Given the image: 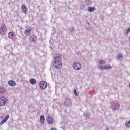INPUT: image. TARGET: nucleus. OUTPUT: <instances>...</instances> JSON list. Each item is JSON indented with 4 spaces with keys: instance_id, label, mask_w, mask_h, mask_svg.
Returning a JSON list of instances; mask_svg holds the SVG:
<instances>
[{
    "instance_id": "1",
    "label": "nucleus",
    "mask_w": 130,
    "mask_h": 130,
    "mask_svg": "<svg viewBox=\"0 0 130 130\" xmlns=\"http://www.w3.org/2000/svg\"><path fill=\"white\" fill-rule=\"evenodd\" d=\"M40 88L42 90H45L47 88V82H45V81H41L40 83Z\"/></svg>"
},
{
    "instance_id": "2",
    "label": "nucleus",
    "mask_w": 130,
    "mask_h": 130,
    "mask_svg": "<svg viewBox=\"0 0 130 130\" xmlns=\"http://www.w3.org/2000/svg\"><path fill=\"white\" fill-rule=\"evenodd\" d=\"M53 65L56 69H60L62 67V64L60 61H54Z\"/></svg>"
},
{
    "instance_id": "3",
    "label": "nucleus",
    "mask_w": 130,
    "mask_h": 130,
    "mask_svg": "<svg viewBox=\"0 0 130 130\" xmlns=\"http://www.w3.org/2000/svg\"><path fill=\"white\" fill-rule=\"evenodd\" d=\"M73 68L74 70H81L82 69V65L79 62H75L73 64Z\"/></svg>"
},
{
    "instance_id": "4",
    "label": "nucleus",
    "mask_w": 130,
    "mask_h": 130,
    "mask_svg": "<svg viewBox=\"0 0 130 130\" xmlns=\"http://www.w3.org/2000/svg\"><path fill=\"white\" fill-rule=\"evenodd\" d=\"M112 67L110 66V64L109 65H105V66H100L99 67H98V69L99 70H101V71H103V70H109V69H111Z\"/></svg>"
},
{
    "instance_id": "5",
    "label": "nucleus",
    "mask_w": 130,
    "mask_h": 130,
    "mask_svg": "<svg viewBox=\"0 0 130 130\" xmlns=\"http://www.w3.org/2000/svg\"><path fill=\"white\" fill-rule=\"evenodd\" d=\"M46 120L48 124H53V121H54V120H53V118H52L51 115H49L47 116Z\"/></svg>"
},
{
    "instance_id": "6",
    "label": "nucleus",
    "mask_w": 130,
    "mask_h": 130,
    "mask_svg": "<svg viewBox=\"0 0 130 130\" xmlns=\"http://www.w3.org/2000/svg\"><path fill=\"white\" fill-rule=\"evenodd\" d=\"M21 10L23 11V13L24 14H27L28 13V8L25 4H23L21 8Z\"/></svg>"
},
{
    "instance_id": "7",
    "label": "nucleus",
    "mask_w": 130,
    "mask_h": 130,
    "mask_svg": "<svg viewBox=\"0 0 130 130\" xmlns=\"http://www.w3.org/2000/svg\"><path fill=\"white\" fill-rule=\"evenodd\" d=\"M9 115H6L5 118L1 121L0 122V125H3L4 123H5V122H7V121L9 119Z\"/></svg>"
},
{
    "instance_id": "8",
    "label": "nucleus",
    "mask_w": 130,
    "mask_h": 130,
    "mask_svg": "<svg viewBox=\"0 0 130 130\" xmlns=\"http://www.w3.org/2000/svg\"><path fill=\"white\" fill-rule=\"evenodd\" d=\"M36 39H37V37H36V36L34 35L29 37L30 42H35V41H36Z\"/></svg>"
},
{
    "instance_id": "9",
    "label": "nucleus",
    "mask_w": 130,
    "mask_h": 130,
    "mask_svg": "<svg viewBox=\"0 0 130 130\" xmlns=\"http://www.w3.org/2000/svg\"><path fill=\"white\" fill-rule=\"evenodd\" d=\"M8 85L9 86H10V87H15V86L16 85V83L15 81L11 80L8 81Z\"/></svg>"
},
{
    "instance_id": "10",
    "label": "nucleus",
    "mask_w": 130,
    "mask_h": 130,
    "mask_svg": "<svg viewBox=\"0 0 130 130\" xmlns=\"http://www.w3.org/2000/svg\"><path fill=\"white\" fill-rule=\"evenodd\" d=\"M64 104L67 106H71L72 104V101L70 99H67L66 101L64 102Z\"/></svg>"
},
{
    "instance_id": "11",
    "label": "nucleus",
    "mask_w": 130,
    "mask_h": 130,
    "mask_svg": "<svg viewBox=\"0 0 130 130\" xmlns=\"http://www.w3.org/2000/svg\"><path fill=\"white\" fill-rule=\"evenodd\" d=\"M123 58V55L122 53H118L117 55V60H120V61H121V59Z\"/></svg>"
},
{
    "instance_id": "12",
    "label": "nucleus",
    "mask_w": 130,
    "mask_h": 130,
    "mask_svg": "<svg viewBox=\"0 0 130 130\" xmlns=\"http://www.w3.org/2000/svg\"><path fill=\"white\" fill-rule=\"evenodd\" d=\"M40 123L41 124H43L44 123V121L45 120V118L44 117V115H42L40 117Z\"/></svg>"
},
{
    "instance_id": "13",
    "label": "nucleus",
    "mask_w": 130,
    "mask_h": 130,
    "mask_svg": "<svg viewBox=\"0 0 130 130\" xmlns=\"http://www.w3.org/2000/svg\"><path fill=\"white\" fill-rule=\"evenodd\" d=\"M87 10L88 12H90V13H92V12H94V11L96 10V8L95 7H88L87 8Z\"/></svg>"
},
{
    "instance_id": "14",
    "label": "nucleus",
    "mask_w": 130,
    "mask_h": 130,
    "mask_svg": "<svg viewBox=\"0 0 130 130\" xmlns=\"http://www.w3.org/2000/svg\"><path fill=\"white\" fill-rule=\"evenodd\" d=\"M84 116H85V118L87 119V118L90 117V112H88L87 111L84 112Z\"/></svg>"
},
{
    "instance_id": "15",
    "label": "nucleus",
    "mask_w": 130,
    "mask_h": 130,
    "mask_svg": "<svg viewBox=\"0 0 130 130\" xmlns=\"http://www.w3.org/2000/svg\"><path fill=\"white\" fill-rule=\"evenodd\" d=\"M5 27V24L2 25L0 27V34L1 35H4L5 32L4 31V27Z\"/></svg>"
},
{
    "instance_id": "16",
    "label": "nucleus",
    "mask_w": 130,
    "mask_h": 130,
    "mask_svg": "<svg viewBox=\"0 0 130 130\" xmlns=\"http://www.w3.org/2000/svg\"><path fill=\"white\" fill-rule=\"evenodd\" d=\"M61 58L60 55H57L55 57V61H60Z\"/></svg>"
},
{
    "instance_id": "17",
    "label": "nucleus",
    "mask_w": 130,
    "mask_h": 130,
    "mask_svg": "<svg viewBox=\"0 0 130 130\" xmlns=\"http://www.w3.org/2000/svg\"><path fill=\"white\" fill-rule=\"evenodd\" d=\"M31 31H32V28H30L29 29H26L24 33L26 35V36H28L29 35H30Z\"/></svg>"
},
{
    "instance_id": "18",
    "label": "nucleus",
    "mask_w": 130,
    "mask_h": 130,
    "mask_svg": "<svg viewBox=\"0 0 130 130\" xmlns=\"http://www.w3.org/2000/svg\"><path fill=\"white\" fill-rule=\"evenodd\" d=\"M16 34L14 32H9L8 33V36L9 38H13V36H15Z\"/></svg>"
},
{
    "instance_id": "19",
    "label": "nucleus",
    "mask_w": 130,
    "mask_h": 130,
    "mask_svg": "<svg viewBox=\"0 0 130 130\" xmlns=\"http://www.w3.org/2000/svg\"><path fill=\"white\" fill-rule=\"evenodd\" d=\"M29 82L32 85H35L36 84V80L34 78H31L29 80Z\"/></svg>"
},
{
    "instance_id": "20",
    "label": "nucleus",
    "mask_w": 130,
    "mask_h": 130,
    "mask_svg": "<svg viewBox=\"0 0 130 130\" xmlns=\"http://www.w3.org/2000/svg\"><path fill=\"white\" fill-rule=\"evenodd\" d=\"M105 61L102 60H101L97 62L98 66H101V64H105Z\"/></svg>"
},
{
    "instance_id": "21",
    "label": "nucleus",
    "mask_w": 130,
    "mask_h": 130,
    "mask_svg": "<svg viewBox=\"0 0 130 130\" xmlns=\"http://www.w3.org/2000/svg\"><path fill=\"white\" fill-rule=\"evenodd\" d=\"M86 4L87 6H90L93 4V2H92L91 0H86Z\"/></svg>"
},
{
    "instance_id": "22",
    "label": "nucleus",
    "mask_w": 130,
    "mask_h": 130,
    "mask_svg": "<svg viewBox=\"0 0 130 130\" xmlns=\"http://www.w3.org/2000/svg\"><path fill=\"white\" fill-rule=\"evenodd\" d=\"M7 102V101H4V102H1L0 101V106H5L6 105V103Z\"/></svg>"
},
{
    "instance_id": "23",
    "label": "nucleus",
    "mask_w": 130,
    "mask_h": 130,
    "mask_svg": "<svg viewBox=\"0 0 130 130\" xmlns=\"http://www.w3.org/2000/svg\"><path fill=\"white\" fill-rule=\"evenodd\" d=\"M85 7H86V5H85V4H84V3H81L80 4L81 10H84Z\"/></svg>"
},
{
    "instance_id": "24",
    "label": "nucleus",
    "mask_w": 130,
    "mask_h": 130,
    "mask_svg": "<svg viewBox=\"0 0 130 130\" xmlns=\"http://www.w3.org/2000/svg\"><path fill=\"white\" fill-rule=\"evenodd\" d=\"M73 92H74V94L75 96H76L77 97H78V96H79V93H78L77 92V89H74Z\"/></svg>"
},
{
    "instance_id": "25",
    "label": "nucleus",
    "mask_w": 130,
    "mask_h": 130,
    "mask_svg": "<svg viewBox=\"0 0 130 130\" xmlns=\"http://www.w3.org/2000/svg\"><path fill=\"white\" fill-rule=\"evenodd\" d=\"M0 101L2 102L7 101V100H6V98L5 97H1L0 98Z\"/></svg>"
},
{
    "instance_id": "26",
    "label": "nucleus",
    "mask_w": 130,
    "mask_h": 130,
    "mask_svg": "<svg viewBox=\"0 0 130 130\" xmlns=\"http://www.w3.org/2000/svg\"><path fill=\"white\" fill-rule=\"evenodd\" d=\"M115 103H114V102H111V108H113L114 106H115Z\"/></svg>"
},
{
    "instance_id": "27",
    "label": "nucleus",
    "mask_w": 130,
    "mask_h": 130,
    "mask_svg": "<svg viewBox=\"0 0 130 130\" xmlns=\"http://www.w3.org/2000/svg\"><path fill=\"white\" fill-rule=\"evenodd\" d=\"M69 30L70 31H71V32H74V30H75V28H74V27H70Z\"/></svg>"
},
{
    "instance_id": "28",
    "label": "nucleus",
    "mask_w": 130,
    "mask_h": 130,
    "mask_svg": "<svg viewBox=\"0 0 130 130\" xmlns=\"http://www.w3.org/2000/svg\"><path fill=\"white\" fill-rule=\"evenodd\" d=\"M128 33H130V28L129 27L126 31L125 34H128Z\"/></svg>"
},
{
    "instance_id": "29",
    "label": "nucleus",
    "mask_w": 130,
    "mask_h": 130,
    "mask_svg": "<svg viewBox=\"0 0 130 130\" xmlns=\"http://www.w3.org/2000/svg\"><path fill=\"white\" fill-rule=\"evenodd\" d=\"M1 91H2V93L6 92V89H5V88H4V87H2V88H1Z\"/></svg>"
},
{
    "instance_id": "30",
    "label": "nucleus",
    "mask_w": 130,
    "mask_h": 130,
    "mask_svg": "<svg viewBox=\"0 0 130 130\" xmlns=\"http://www.w3.org/2000/svg\"><path fill=\"white\" fill-rule=\"evenodd\" d=\"M115 106H116V108L118 109V108L120 107V105H119V104H115Z\"/></svg>"
},
{
    "instance_id": "31",
    "label": "nucleus",
    "mask_w": 130,
    "mask_h": 130,
    "mask_svg": "<svg viewBox=\"0 0 130 130\" xmlns=\"http://www.w3.org/2000/svg\"><path fill=\"white\" fill-rule=\"evenodd\" d=\"M112 109H113V110H114L115 111V110H117L118 109L116 107V106H114V107L112 108Z\"/></svg>"
},
{
    "instance_id": "32",
    "label": "nucleus",
    "mask_w": 130,
    "mask_h": 130,
    "mask_svg": "<svg viewBox=\"0 0 130 130\" xmlns=\"http://www.w3.org/2000/svg\"><path fill=\"white\" fill-rule=\"evenodd\" d=\"M0 93H3L2 91V89H1V88H0Z\"/></svg>"
},
{
    "instance_id": "33",
    "label": "nucleus",
    "mask_w": 130,
    "mask_h": 130,
    "mask_svg": "<svg viewBox=\"0 0 130 130\" xmlns=\"http://www.w3.org/2000/svg\"><path fill=\"white\" fill-rule=\"evenodd\" d=\"M106 130H109V128H106Z\"/></svg>"
}]
</instances>
